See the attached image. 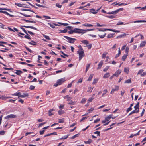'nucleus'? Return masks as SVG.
<instances>
[{"label":"nucleus","instance_id":"obj_64","mask_svg":"<svg viewBox=\"0 0 146 146\" xmlns=\"http://www.w3.org/2000/svg\"><path fill=\"white\" fill-rule=\"evenodd\" d=\"M82 78H80V79H79L77 82V83H81L82 82Z\"/></svg>","mask_w":146,"mask_h":146},{"label":"nucleus","instance_id":"obj_35","mask_svg":"<svg viewBox=\"0 0 146 146\" xmlns=\"http://www.w3.org/2000/svg\"><path fill=\"white\" fill-rule=\"evenodd\" d=\"M69 136V135H66L60 138V139H66Z\"/></svg>","mask_w":146,"mask_h":146},{"label":"nucleus","instance_id":"obj_15","mask_svg":"<svg viewBox=\"0 0 146 146\" xmlns=\"http://www.w3.org/2000/svg\"><path fill=\"white\" fill-rule=\"evenodd\" d=\"M146 44V41H142L141 42L140 44V47H144L145 44Z\"/></svg>","mask_w":146,"mask_h":146},{"label":"nucleus","instance_id":"obj_26","mask_svg":"<svg viewBox=\"0 0 146 146\" xmlns=\"http://www.w3.org/2000/svg\"><path fill=\"white\" fill-rule=\"evenodd\" d=\"M81 42L84 44H87L89 43V42L86 40H83Z\"/></svg>","mask_w":146,"mask_h":146},{"label":"nucleus","instance_id":"obj_55","mask_svg":"<svg viewBox=\"0 0 146 146\" xmlns=\"http://www.w3.org/2000/svg\"><path fill=\"white\" fill-rule=\"evenodd\" d=\"M64 121L63 119H59V123H63L64 122Z\"/></svg>","mask_w":146,"mask_h":146},{"label":"nucleus","instance_id":"obj_52","mask_svg":"<svg viewBox=\"0 0 146 146\" xmlns=\"http://www.w3.org/2000/svg\"><path fill=\"white\" fill-rule=\"evenodd\" d=\"M143 70L142 69L139 70L137 74V75L139 74H142V73L143 72Z\"/></svg>","mask_w":146,"mask_h":146},{"label":"nucleus","instance_id":"obj_56","mask_svg":"<svg viewBox=\"0 0 146 146\" xmlns=\"http://www.w3.org/2000/svg\"><path fill=\"white\" fill-rule=\"evenodd\" d=\"M97 81H98V80H97L96 79H94L93 80V82H92V84H96L97 83Z\"/></svg>","mask_w":146,"mask_h":146},{"label":"nucleus","instance_id":"obj_25","mask_svg":"<svg viewBox=\"0 0 146 146\" xmlns=\"http://www.w3.org/2000/svg\"><path fill=\"white\" fill-rule=\"evenodd\" d=\"M21 10L22 11H29L31 12H33L34 13H35V12L33 10L29 9H21Z\"/></svg>","mask_w":146,"mask_h":146},{"label":"nucleus","instance_id":"obj_8","mask_svg":"<svg viewBox=\"0 0 146 146\" xmlns=\"http://www.w3.org/2000/svg\"><path fill=\"white\" fill-rule=\"evenodd\" d=\"M128 35L129 34H128L124 33L118 36L116 38L117 39L119 38H121L122 37H124L125 36H126Z\"/></svg>","mask_w":146,"mask_h":146},{"label":"nucleus","instance_id":"obj_16","mask_svg":"<svg viewBox=\"0 0 146 146\" xmlns=\"http://www.w3.org/2000/svg\"><path fill=\"white\" fill-rule=\"evenodd\" d=\"M110 76V74L109 73H106L104 76L103 78H106Z\"/></svg>","mask_w":146,"mask_h":146},{"label":"nucleus","instance_id":"obj_3","mask_svg":"<svg viewBox=\"0 0 146 146\" xmlns=\"http://www.w3.org/2000/svg\"><path fill=\"white\" fill-rule=\"evenodd\" d=\"M73 30L74 31V33L78 34H84L85 33V32H84V30L83 29H80L79 28H75Z\"/></svg>","mask_w":146,"mask_h":146},{"label":"nucleus","instance_id":"obj_19","mask_svg":"<svg viewBox=\"0 0 146 146\" xmlns=\"http://www.w3.org/2000/svg\"><path fill=\"white\" fill-rule=\"evenodd\" d=\"M113 115L112 114L108 116H107L105 118L106 120H107V121H109L110 119L111 118V116H112Z\"/></svg>","mask_w":146,"mask_h":146},{"label":"nucleus","instance_id":"obj_5","mask_svg":"<svg viewBox=\"0 0 146 146\" xmlns=\"http://www.w3.org/2000/svg\"><path fill=\"white\" fill-rule=\"evenodd\" d=\"M64 37L68 40V42H69L71 43H73L76 40L75 38L70 37L66 36H64Z\"/></svg>","mask_w":146,"mask_h":146},{"label":"nucleus","instance_id":"obj_61","mask_svg":"<svg viewBox=\"0 0 146 146\" xmlns=\"http://www.w3.org/2000/svg\"><path fill=\"white\" fill-rule=\"evenodd\" d=\"M67 31V30L66 29H64L63 30L61 31V32L62 33H65Z\"/></svg>","mask_w":146,"mask_h":146},{"label":"nucleus","instance_id":"obj_2","mask_svg":"<svg viewBox=\"0 0 146 146\" xmlns=\"http://www.w3.org/2000/svg\"><path fill=\"white\" fill-rule=\"evenodd\" d=\"M97 30H98L99 31H103L104 32L107 30H109L110 31H112L116 32V33H119L120 32V31L119 30H117L115 29H107L105 28H97L96 29Z\"/></svg>","mask_w":146,"mask_h":146},{"label":"nucleus","instance_id":"obj_42","mask_svg":"<svg viewBox=\"0 0 146 146\" xmlns=\"http://www.w3.org/2000/svg\"><path fill=\"white\" fill-rule=\"evenodd\" d=\"M94 30V29H87L86 30H84V32H85V33L88 31H92Z\"/></svg>","mask_w":146,"mask_h":146},{"label":"nucleus","instance_id":"obj_11","mask_svg":"<svg viewBox=\"0 0 146 146\" xmlns=\"http://www.w3.org/2000/svg\"><path fill=\"white\" fill-rule=\"evenodd\" d=\"M54 110L53 109H51L48 111V114L50 116H51L52 115H54V113H52V112L54 111Z\"/></svg>","mask_w":146,"mask_h":146},{"label":"nucleus","instance_id":"obj_47","mask_svg":"<svg viewBox=\"0 0 146 146\" xmlns=\"http://www.w3.org/2000/svg\"><path fill=\"white\" fill-rule=\"evenodd\" d=\"M132 110V108L131 107H129L126 110V112L127 113L128 112L130 111L131 110Z\"/></svg>","mask_w":146,"mask_h":146},{"label":"nucleus","instance_id":"obj_34","mask_svg":"<svg viewBox=\"0 0 146 146\" xmlns=\"http://www.w3.org/2000/svg\"><path fill=\"white\" fill-rule=\"evenodd\" d=\"M131 82V79H130L127 80L124 82L125 83H130Z\"/></svg>","mask_w":146,"mask_h":146},{"label":"nucleus","instance_id":"obj_58","mask_svg":"<svg viewBox=\"0 0 146 146\" xmlns=\"http://www.w3.org/2000/svg\"><path fill=\"white\" fill-rule=\"evenodd\" d=\"M94 99V98L92 97H90L89 98L88 101H89V102H91Z\"/></svg>","mask_w":146,"mask_h":146},{"label":"nucleus","instance_id":"obj_12","mask_svg":"<svg viewBox=\"0 0 146 146\" xmlns=\"http://www.w3.org/2000/svg\"><path fill=\"white\" fill-rule=\"evenodd\" d=\"M23 27L26 28H30L33 29L34 30H37V29L36 28L33 26H23Z\"/></svg>","mask_w":146,"mask_h":146},{"label":"nucleus","instance_id":"obj_57","mask_svg":"<svg viewBox=\"0 0 146 146\" xmlns=\"http://www.w3.org/2000/svg\"><path fill=\"white\" fill-rule=\"evenodd\" d=\"M21 28L24 31V32L27 34V35H29L27 33L26 30L24 28Z\"/></svg>","mask_w":146,"mask_h":146},{"label":"nucleus","instance_id":"obj_54","mask_svg":"<svg viewBox=\"0 0 146 146\" xmlns=\"http://www.w3.org/2000/svg\"><path fill=\"white\" fill-rule=\"evenodd\" d=\"M25 47L26 49L28 51H29V52H30V53L32 52V51L28 47L26 46H25Z\"/></svg>","mask_w":146,"mask_h":146},{"label":"nucleus","instance_id":"obj_27","mask_svg":"<svg viewBox=\"0 0 146 146\" xmlns=\"http://www.w3.org/2000/svg\"><path fill=\"white\" fill-rule=\"evenodd\" d=\"M93 75H94L93 74H91L90 75L88 79L87 80V81H90L91 80L92 78V77L93 76Z\"/></svg>","mask_w":146,"mask_h":146},{"label":"nucleus","instance_id":"obj_46","mask_svg":"<svg viewBox=\"0 0 146 146\" xmlns=\"http://www.w3.org/2000/svg\"><path fill=\"white\" fill-rule=\"evenodd\" d=\"M35 5H36L38 7H42L43 8L46 7L45 6H44L43 5H40V4H38L37 3Z\"/></svg>","mask_w":146,"mask_h":146},{"label":"nucleus","instance_id":"obj_20","mask_svg":"<svg viewBox=\"0 0 146 146\" xmlns=\"http://www.w3.org/2000/svg\"><path fill=\"white\" fill-rule=\"evenodd\" d=\"M92 140L91 139H89L88 141H84L86 144H89L92 142Z\"/></svg>","mask_w":146,"mask_h":146},{"label":"nucleus","instance_id":"obj_33","mask_svg":"<svg viewBox=\"0 0 146 146\" xmlns=\"http://www.w3.org/2000/svg\"><path fill=\"white\" fill-rule=\"evenodd\" d=\"M82 26L86 27H91L93 25L91 24H88V23H86L85 24H83Z\"/></svg>","mask_w":146,"mask_h":146},{"label":"nucleus","instance_id":"obj_63","mask_svg":"<svg viewBox=\"0 0 146 146\" xmlns=\"http://www.w3.org/2000/svg\"><path fill=\"white\" fill-rule=\"evenodd\" d=\"M28 36H29L28 35H25V36H24V37L25 38H26V39H29V40H30L31 39V38Z\"/></svg>","mask_w":146,"mask_h":146},{"label":"nucleus","instance_id":"obj_21","mask_svg":"<svg viewBox=\"0 0 146 146\" xmlns=\"http://www.w3.org/2000/svg\"><path fill=\"white\" fill-rule=\"evenodd\" d=\"M28 43L30 45H36V43L35 42L33 41H31V42H29Z\"/></svg>","mask_w":146,"mask_h":146},{"label":"nucleus","instance_id":"obj_43","mask_svg":"<svg viewBox=\"0 0 146 146\" xmlns=\"http://www.w3.org/2000/svg\"><path fill=\"white\" fill-rule=\"evenodd\" d=\"M35 87V86L33 85H31L29 87V89L31 90H34Z\"/></svg>","mask_w":146,"mask_h":146},{"label":"nucleus","instance_id":"obj_53","mask_svg":"<svg viewBox=\"0 0 146 146\" xmlns=\"http://www.w3.org/2000/svg\"><path fill=\"white\" fill-rule=\"evenodd\" d=\"M107 54V53L106 52H105L103 53L102 55V58H105Z\"/></svg>","mask_w":146,"mask_h":146},{"label":"nucleus","instance_id":"obj_59","mask_svg":"<svg viewBox=\"0 0 146 146\" xmlns=\"http://www.w3.org/2000/svg\"><path fill=\"white\" fill-rule=\"evenodd\" d=\"M124 24V23L123 22H119L117 24V25H122Z\"/></svg>","mask_w":146,"mask_h":146},{"label":"nucleus","instance_id":"obj_32","mask_svg":"<svg viewBox=\"0 0 146 146\" xmlns=\"http://www.w3.org/2000/svg\"><path fill=\"white\" fill-rule=\"evenodd\" d=\"M93 89V88H92L90 87H89L88 88L87 92L91 93L92 92Z\"/></svg>","mask_w":146,"mask_h":146},{"label":"nucleus","instance_id":"obj_37","mask_svg":"<svg viewBox=\"0 0 146 146\" xmlns=\"http://www.w3.org/2000/svg\"><path fill=\"white\" fill-rule=\"evenodd\" d=\"M43 35L46 39L48 40H50V38L49 37V36H48L45 35L44 34H43Z\"/></svg>","mask_w":146,"mask_h":146},{"label":"nucleus","instance_id":"obj_62","mask_svg":"<svg viewBox=\"0 0 146 146\" xmlns=\"http://www.w3.org/2000/svg\"><path fill=\"white\" fill-rule=\"evenodd\" d=\"M74 30H71L70 31H68V33L69 34H72L73 33H74Z\"/></svg>","mask_w":146,"mask_h":146},{"label":"nucleus","instance_id":"obj_1","mask_svg":"<svg viewBox=\"0 0 146 146\" xmlns=\"http://www.w3.org/2000/svg\"><path fill=\"white\" fill-rule=\"evenodd\" d=\"M65 81V78H63L57 80L56 83L54 84V86L55 87H57L58 85L62 84Z\"/></svg>","mask_w":146,"mask_h":146},{"label":"nucleus","instance_id":"obj_9","mask_svg":"<svg viewBox=\"0 0 146 146\" xmlns=\"http://www.w3.org/2000/svg\"><path fill=\"white\" fill-rule=\"evenodd\" d=\"M13 95L17 96L18 98L19 99L21 98V94L20 92H17L13 94Z\"/></svg>","mask_w":146,"mask_h":146},{"label":"nucleus","instance_id":"obj_22","mask_svg":"<svg viewBox=\"0 0 146 146\" xmlns=\"http://www.w3.org/2000/svg\"><path fill=\"white\" fill-rule=\"evenodd\" d=\"M29 96L28 94L27 93H23V95H21V98H25Z\"/></svg>","mask_w":146,"mask_h":146},{"label":"nucleus","instance_id":"obj_48","mask_svg":"<svg viewBox=\"0 0 146 146\" xmlns=\"http://www.w3.org/2000/svg\"><path fill=\"white\" fill-rule=\"evenodd\" d=\"M106 17L108 18H111V19H113L115 18V16L113 15H110V16H107Z\"/></svg>","mask_w":146,"mask_h":146},{"label":"nucleus","instance_id":"obj_44","mask_svg":"<svg viewBox=\"0 0 146 146\" xmlns=\"http://www.w3.org/2000/svg\"><path fill=\"white\" fill-rule=\"evenodd\" d=\"M110 66H106L105 68L104 69L103 71L104 72H106L107 70L109 68Z\"/></svg>","mask_w":146,"mask_h":146},{"label":"nucleus","instance_id":"obj_30","mask_svg":"<svg viewBox=\"0 0 146 146\" xmlns=\"http://www.w3.org/2000/svg\"><path fill=\"white\" fill-rule=\"evenodd\" d=\"M19 13L20 14L23 15L26 17H30L32 16V15H28L26 14H23L22 13Z\"/></svg>","mask_w":146,"mask_h":146},{"label":"nucleus","instance_id":"obj_36","mask_svg":"<svg viewBox=\"0 0 146 146\" xmlns=\"http://www.w3.org/2000/svg\"><path fill=\"white\" fill-rule=\"evenodd\" d=\"M48 24L50 25V26L51 27H52L53 28H54L55 27L54 25H55L56 26H57V24H56L52 25L51 24L49 23H48Z\"/></svg>","mask_w":146,"mask_h":146},{"label":"nucleus","instance_id":"obj_24","mask_svg":"<svg viewBox=\"0 0 146 146\" xmlns=\"http://www.w3.org/2000/svg\"><path fill=\"white\" fill-rule=\"evenodd\" d=\"M16 72H15V73L17 75H19L21 73H23V72L19 70H16Z\"/></svg>","mask_w":146,"mask_h":146},{"label":"nucleus","instance_id":"obj_17","mask_svg":"<svg viewBox=\"0 0 146 146\" xmlns=\"http://www.w3.org/2000/svg\"><path fill=\"white\" fill-rule=\"evenodd\" d=\"M106 33H104L102 35H101L100 34H98V36H99L100 38H104L106 36Z\"/></svg>","mask_w":146,"mask_h":146},{"label":"nucleus","instance_id":"obj_40","mask_svg":"<svg viewBox=\"0 0 146 146\" xmlns=\"http://www.w3.org/2000/svg\"><path fill=\"white\" fill-rule=\"evenodd\" d=\"M113 37V34H108L107 36V37L108 38Z\"/></svg>","mask_w":146,"mask_h":146},{"label":"nucleus","instance_id":"obj_14","mask_svg":"<svg viewBox=\"0 0 146 146\" xmlns=\"http://www.w3.org/2000/svg\"><path fill=\"white\" fill-rule=\"evenodd\" d=\"M117 13V10H116L115 11H112L111 12H109L107 13V14H109V15L111 14L115 15V14H116Z\"/></svg>","mask_w":146,"mask_h":146},{"label":"nucleus","instance_id":"obj_18","mask_svg":"<svg viewBox=\"0 0 146 146\" xmlns=\"http://www.w3.org/2000/svg\"><path fill=\"white\" fill-rule=\"evenodd\" d=\"M23 20L25 21L27 23H35L36 22V21H35L29 20L25 19H24Z\"/></svg>","mask_w":146,"mask_h":146},{"label":"nucleus","instance_id":"obj_45","mask_svg":"<svg viewBox=\"0 0 146 146\" xmlns=\"http://www.w3.org/2000/svg\"><path fill=\"white\" fill-rule=\"evenodd\" d=\"M119 89V86H116L115 87V88L114 89H113L112 90L114 91H117V90H118Z\"/></svg>","mask_w":146,"mask_h":146},{"label":"nucleus","instance_id":"obj_29","mask_svg":"<svg viewBox=\"0 0 146 146\" xmlns=\"http://www.w3.org/2000/svg\"><path fill=\"white\" fill-rule=\"evenodd\" d=\"M128 54H126V55L124 54L122 57V60H123V61H125V59H126L127 57L128 56Z\"/></svg>","mask_w":146,"mask_h":146},{"label":"nucleus","instance_id":"obj_31","mask_svg":"<svg viewBox=\"0 0 146 146\" xmlns=\"http://www.w3.org/2000/svg\"><path fill=\"white\" fill-rule=\"evenodd\" d=\"M64 98H67V101H69L70 100L72 99V98L69 96L68 95H67L64 97Z\"/></svg>","mask_w":146,"mask_h":146},{"label":"nucleus","instance_id":"obj_38","mask_svg":"<svg viewBox=\"0 0 146 146\" xmlns=\"http://www.w3.org/2000/svg\"><path fill=\"white\" fill-rule=\"evenodd\" d=\"M90 65V64H89L87 65L86 68V71L85 72H86L88 70L89 68Z\"/></svg>","mask_w":146,"mask_h":146},{"label":"nucleus","instance_id":"obj_7","mask_svg":"<svg viewBox=\"0 0 146 146\" xmlns=\"http://www.w3.org/2000/svg\"><path fill=\"white\" fill-rule=\"evenodd\" d=\"M121 70H118L116 71L115 73L113 74V75L114 76L118 77L119 75L121 73Z\"/></svg>","mask_w":146,"mask_h":146},{"label":"nucleus","instance_id":"obj_13","mask_svg":"<svg viewBox=\"0 0 146 146\" xmlns=\"http://www.w3.org/2000/svg\"><path fill=\"white\" fill-rule=\"evenodd\" d=\"M103 64V61L101 60L98 65L97 69H100L101 68Z\"/></svg>","mask_w":146,"mask_h":146},{"label":"nucleus","instance_id":"obj_50","mask_svg":"<svg viewBox=\"0 0 146 146\" xmlns=\"http://www.w3.org/2000/svg\"><path fill=\"white\" fill-rule=\"evenodd\" d=\"M129 48L127 46L126 47V50H125V52L127 53V54L128 53V52H129Z\"/></svg>","mask_w":146,"mask_h":146},{"label":"nucleus","instance_id":"obj_41","mask_svg":"<svg viewBox=\"0 0 146 146\" xmlns=\"http://www.w3.org/2000/svg\"><path fill=\"white\" fill-rule=\"evenodd\" d=\"M79 135L78 134H76L75 135H74L73 136L71 137L70 138L71 139H73L74 138H75L76 137H77Z\"/></svg>","mask_w":146,"mask_h":146},{"label":"nucleus","instance_id":"obj_39","mask_svg":"<svg viewBox=\"0 0 146 146\" xmlns=\"http://www.w3.org/2000/svg\"><path fill=\"white\" fill-rule=\"evenodd\" d=\"M75 102H73L72 100H71L69 103H68V104H69L74 105L75 104Z\"/></svg>","mask_w":146,"mask_h":146},{"label":"nucleus","instance_id":"obj_49","mask_svg":"<svg viewBox=\"0 0 146 146\" xmlns=\"http://www.w3.org/2000/svg\"><path fill=\"white\" fill-rule=\"evenodd\" d=\"M129 69L128 68H125L124 69V72L127 73H128Z\"/></svg>","mask_w":146,"mask_h":146},{"label":"nucleus","instance_id":"obj_51","mask_svg":"<svg viewBox=\"0 0 146 146\" xmlns=\"http://www.w3.org/2000/svg\"><path fill=\"white\" fill-rule=\"evenodd\" d=\"M58 113L59 115H61V114L64 113V112L62 110H59L58 111Z\"/></svg>","mask_w":146,"mask_h":146},{"label":"nucleus","instance_id":"obj_6","mask_svg":"<svg viewBox=\"0 0 146 146\" xmlns=\"http://www.w3.org/2000/svg\"><path fill=\"white\" fill-rule=\"evenodd\" d=\"M17 117L15 115L13 114H10L9 115H8L7 116H6L5 117V119H10V118H15Z\"/></svg>","mask_w":146,"mask_h":146},{"label":"nucleus","instance_id":"obj_10","mask_svg":"<svg viewBox=\"0 0 146 146\" xmlns=\"http://www.w3.org/2000/svg\"><path fill=\"white\" fill-rule=\"evenodd\" d=\"M139 103L138 102L136 105L134 107V108L135 109V111H137V110H139Z\"/></svg>","mask_w":146,"mask_h":146},{"label":"nucleus","instance_id":"obj_60","mask_svg":"<svg viewBox=\"0 0 146 146\" xmlns=\"http://www.w3.org/2000/svg\"><path fill=\"white\" fill-rule=\"evenodd\" d=\"M15 5L20 7H22V6L23 5L22 4L20 3H15Z\"/></svg>","mask_w":146,"mask_h":146},{"label":"nucleus","instance_id":"obj_23","mask_svg":"<svg viewBox=\"0 0 146 146\" xmlns=\"http://www.w3.org/2000/svg\"><path fill=\"white\" fill-rule=\"evenodd\" d=\"M139 111V110H137V111H135V110H133V111H132L128 115V116H130V115H131V114L134 113H138Z\"/></svg>","mask_w":146,"mask_h":146},{"label":"nucleus","instance_id":"obj_4","mask_svg":"<svg viewBox=\"0 0 146 146\" xmlns=\"http://www.w3.org/2000/svg\"><path fill=\"white\" fill-rule=\"evenodd\" d=\"M77 53L79 54V61H80L82 59V57H84L85 56L84 51H78L77 52Z\"/></svg>","mask_w":146,"mask_h":146},{"label":"nucleus","instance_id":"obj_28","mask_svg":"<svg viewBox=\"0 0 146 146\" xmlns=\"http://www.w3.org/2000/svg\"><path fill=\"white\" fill-rule=\"evenodd\" d=\"M134 23L139 22H146V21L145 20H137L133 22Z\"/></svg>","mask_w":146,"mask_h":146}]
</instances>
